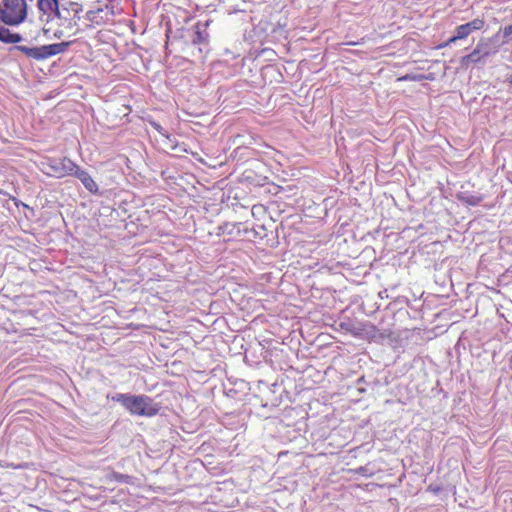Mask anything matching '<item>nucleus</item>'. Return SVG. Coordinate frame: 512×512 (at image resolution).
<instances>
[{"label":"nucleus","instance_id":"nucleus-1","mask_svg":"<svg viewBox=\"0 0 512 512\" xmlns=\"http://www.w3.org/2000/svg\"><path fill=\"white\" fill-rule=\"evenodd\" d=\"M112 399L113 401L120 403L126 411L133 416L150 418L156 416L161 409L159 403L144 394L132 395L122 393L117 394Z\"/></svg>","mask_w":512,"mask_h":512},{"label":"nucleus","instance_id":"nucleus-2","mask_svg":"<svg viewBox=\"0 0 512 512\" xmlns=\"http://www.w3.org/2000/svg\"><path fill=\"white\" fill-rule=\"evenodd\" d=\"M37 5L39 10L44 14H47L49 17L52 16L51 20L47 21L43 27L44 34L47 37L62 38L64 36L63 31L53 27L55 21L58 22L67 19L59 8V0H37Z\"/></svg>","mask_w":512,"mask_h":512},{"label":"nucleus","instance_id":"nucleus-3","mask_svg":"<svg viewBox=\"0 0 512 512\" xmlns=\"http://www.w3.org/2000/svg\"><path fill=\"white\" fill-rule=\"evenodd\" d=\"M27 16V4L25 0H3L0 8V19L7 25H18Z\"/></svg>","mask_w":512,"mask_h":512},{"label":"nucleus","instance_id":"nucleus-4","mask_svg":"<svg viewBox=\"0 0 512 512\" xmlns=\"http://www.w3.org/2000/svg\"><path fill=\"white\" fill-rule=\"evenodd\" d=\"M42 165L44 173L48 176L63 178L72 175L76 164L69 158L63 157L59 159L47 158Z\"/></svg>","mask_w":512,"mask_h":512},{"label":"nucleus","instance_id":"nucleus-5","mask_svg":"<svg viewBox=\"0 0 512 512\" xmlns=\"http://www.w3.org/2000/svg\"><path fill=\"white\" fill-rule=\"evenodd\" d=\"M69 45L70 42H62L33 48L26 46H17V49L23 52L28 57L41 60L56 54L63 53Z\"/></svg>","mask_w":512,"mask_h":512},{"label":"nucleus","instance_id":"nucleus-6","mask_svg":"<svg viewBox=\"0 0 512 512\" xmlns=\"http://www.w3.org/2000/svg\"><path fill=\"white\" fill-rule=\"evenodd\" d=\"M340 327L352 336L367 341L375 339L379 332L378 328L369 322H359L356 324L341 323Z\"/></svg>","mask_w":512,"mask_h":512},{"label":"nucleus","instance_id":"nucleus-7","mask_svg":"<svg viewBox=\"0 0 512 512\" xmlns=\"http://www.w3.org/2000/svg\"><path fill=\"white\" fill-rule=\"evenodd\" d=\"M110 14H112V12H109L108 5L86 11L82 16L86 20L83 21L84 25H82V30H88L95 26L105 24Z\"/></svg>","mask_w":512,"mask_h":512},{"label":"nucleus","instance_id":"nucleus-8","mask_svg":"<svg viewBox=\"0 0 512 512\" xmlns=\"http://www.w3.org/2000/svg\"><path fill=\"white\" fill-rule=\"evenodd\" d=\"M67 7H64L63 10H67L70 18L69 20L73 22V24L77 27V31H83L82 25H84L83 21H86L85 18H83V14L85 13L83 11V7L81 4L76 2H69L67 3Z\"/></svg>","mask_w":512,"mask_h":512},{"label":"nucleus","instance_id":"nucleus-9","mask_svg":"<svg viewBox=\"0 0 512 512\" xmlns=\"http://www.w3.org/2000/svg\"><path fill=\"white\" fill-rule=\"evenodd\" d=\"M71 176L77 177L89 192H98V185L96 184L94 179L89 175L87 171L82 170L77 164L75 165V168Z\"/></svg>","mask_w":512,"mask_h":512},{"label":"nucleus","instance_id":"nucleus-10","mask_svg":"<svg viewBox=\"0 0 512 512\" xmlns=\"http://www.w3.org/2000/svg\"><path fill=\"white\" fill-rule=\"evenodd\" d=\"M22 37L18 33H12L8 28L0 25V41L7 44L19 43Z\"/></svg>","mask_w":512,"mask_h":512},{"label":"nucleus","instance_id":"nucleus-11","mask_svg":"<svg viewBox=\"0 0 512 512\" xmlns=\"http://www.w3.org/2000/svg\"><path fill=\"white\" fill-rule=\"evenodd\" d=\"M489 55V52H485L483 57H486ZM482 59V56L480 55V48L479 46L476 47L470 54L465 55L461 58L460 64L462 67L467 68L469 66V63H478Z\"/></svg>","mask_w":512,"mask_h":512},{"label":"nucleus","instance_id":"nucleus-12","mask_svg":"<svg viewBox=\"0 0 512 512\" xmlns=\"http://www.w3.org/2000/svg\"><path fill=\"white\" fill-rule=\"evenodd\" d=\"M195 29V38L193 39L194 45L206 44L208 43L209 35L207 32L202 30V24L197 22L194 26Z\"/></svg>","mask_w":512,"mask_h":512},{"label":"nucleus","instance_id":"nucleus-13","mask_svg":"<svg viewBox=\"0 0 512 512\" xmlns=\"http://www.w3.org/2000/svg\"><path fill=\"white\" fill-rule=\"evenodd\" d=\"M472 33L468 23L461 24L455 29V36L458 40L467 38Z\"/></svg>","mask_w":512,"mask_h":512},{"label":"nucleus","instance_id":"nucleus-14","mask_svg":"<svg viewBox=\"0 0 512 512\" xmlns=\"http://www.w3.org/2000/svg\"><path fill=\"white\" fill-rule=\"evenodd\" d=\"M426 79H429V77L424 74H405L403 76L398 77L397 80L402 82V81H422V80H426Z\"/></svg>","mask_w":512,"mask_h":512},{"label":"nucleus","instance_id":"nucleus-15","mask_svg":"<svg viewBox=\"0 0 512 512\" xmlns=\"http://www.w3.org/2000/svg\"><path fill=\"white\" fill-rule=\"evenodd\" d=\"M468 25L472 32L482 30L485 26V20L482 18H475L472 21L468 22Z\"/></svg>","mask_w":512,"mask_h":512},{"label":"nucleus","instance_id":"nucleus-16","mask_svg":"<svg viewBox=\"0 0 512 512\" xmlns=\"http://www.w3.org/2000/svg\"><path fill=\"white\" fill-rule=\"evenodd\" d=\"M461 199H462V201H464L468 205L476 206V205H478L479 203L482 202L483 197L482 196H477V195H469V196L461 197Z\"/></svg>","mask_w":512,"mask_h":512},{"label":"nucleus","instance_id":"nucleus-17","mask_svg":"<svg viewBox=\"0 0 512 512\" xmlns=\"http://www.w3.org/2000/svg\"><path fill=\"white\" fill-rule=\"evenodd\" d=\"M111 480L120 482V483H128L130 480V477L128 475H124L118 472H113L110 476Z\"/></svg>","mask_w":512,"mask_h":512},{"label":"nucleus","instance_id":"nucleus-18","mask_svg":"<svg viewBox=\"0 0 512 512\" xmlns=\"http://www.w3.org/2000/svg\"><path fill=\"white\" fill-rule=\"evenodd\" d=\"M457 40H458V38H456V36L454 35V36L450 37L446 42L440 44L438 46V48H445V47L451 45L452 43H455Z\"/></svg>","mask_w":512,"mask_h":512},{"label":"nucleus","instance_id":"nucleus-19","mask_svg":"<svg viewBox=\"0 0 512 512\" xmlns=\"http://www.w3.org/2000/svg\"><path fill=\"white\" fill-rule=\"evenodd\" d=\"M512 35V24L511 25H508L506 26L504 29H503V36L505 38H508Z\"/></svg>","mask_w":512,"mask_h":512},{"label":"nucleus","instance_id":"nucleus-20","mask_svg":"<svg viewBox=\"0 0 512 512\" xmlns=\"http://www.w3.org/2000/svg\"><path fill=\"white\" fill-rule=\"evenodd\" d=\"M150 124H151V126H152L155 130H157L158 132L162 133L163 128H162V126H161L160 124H158V123H157V122H155V121H150Z\"/></svg>","mask_w":512,"mask_h":512},{"label":"nucleus","instance_id":"nucleus-21","mask_svg":"<svg viewBox=\"0 0 512 512\" xmlns=\"http://www.w3.org/2000/svg\"><path fill=\"white\" fill-rule=\"evenodd\" d=\"M349 472L363 474L365 472V468L364 467H360V468L355 469V470H349Z\"/></svg>","mask_w":512,"mask_h":512},{"label":"nucleus","instance_id":"nucleus-22","mask_svg":"<svg viewBox=\"0 0 512 512\" xmlns=\"http://www.w3.org/2000/svg\"><path fill=\"white\" fill-rule=\"evenodd\" d=\"M347 44H348V45L355 46V45L360 44V42H353V41H352V42H348Z\"/></svg>","mask_w":512,"mask_h":512},{"label":"nucleus","instance_id":"nucleus-23","mask_svg":"<svg viewBox=\"0 0 512 512\" xmlns=\"http://www.w3.org/2000/svg\"><path fill=\"white\" fill-rule=\"evenodd\" d=\"M227 227H228V225L226 224V225H224V227H222L221 229H223V230H224V229H226Z\"/></svg>","mask_w":512,"mask_h":512},{"label":"nucleus","instance_id":"nucleus-24","mask_svg":"<svg viewBox=\"0 0 512 512\" xmlns=\"http://www.w3.org/2000/svg\"><path fill=\"white\" fill-rule=\"evenodd\" d=\"M509 83L512 85V75H511V78L509 80Z\"/></svg>","mask_w":512,"mask_h":512}]
</instances>
